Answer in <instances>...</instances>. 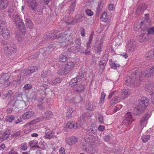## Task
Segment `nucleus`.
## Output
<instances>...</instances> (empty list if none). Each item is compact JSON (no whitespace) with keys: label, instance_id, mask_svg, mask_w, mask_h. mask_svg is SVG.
I'll list each match as a JSON object with an SVG mask.
<instances>
[{"label":"nucleus","instance_id":"40","mask_svg":"<svg viewBox=\"0 0 154 154\" xmlns=\"http://www.w3.org/2000/svg\"><path fill=\"white\" fill-rule=\"evenodd\" d=\"M26 26L29 29H32L33 28V24L29 18L26 19Z\"/></svg>","mask_w":154,"mask_h":154},{"label":"nucleus","instance_id":"45","mask_svg":"<svg viewBox=\"0 0 154 154\" xmlns=\"http://www.w3.org/2000/svg\"><path fill=\"white\" fill-rule=\"evenodd\" d=\"M5 121L7 122L10 123L12 122L14 120V116L12 115H9L7 116L5 118Z\"/></svg>","mask_w":154,"mask_h":154},{"label":"nucleus","instance_id":"15","mask_svg":"<svg viewBox=\"0 0 154 154\" xmlns=\"http://www.w3.org/2000/svg\"><path fill=\"white\" fill-rule=\"evenodd\" d=\"M45 134V138L50 139L54 137H57V135L58 134V132L54 133L52 131L48 130L46 131Z\"/></svg>","mask_w":154,"mask_h":154},{"label":"nucleus","instance_id":"28","mask_svg":"<svg viewBox=\"0 0 154 154\" xmlns=\"http://www.w3.org/2000/svg\"><path fill=\"white\" fill-rule=\"evenodd\" d=\"M66 128L71 129L74 128L75 129H76L78 128L77 124V123H75L73 122L70 121L68 122L66 126Z\"/></svg>","mask_w":154,"mask_h":154},{"label":"nucleus","instance_id":"53","mask_svg":"<svg viewBox=\"0 0 154 154\" xmlns=\"http://www.w3.org/2000/svg\"><path fill=\"white\" fill-rule=\"evenodd\" d=\"M106 96V94L103 92H102L101 93L100 99V104H103L104 102V99Z\"/></svg>","mask_w":154,"mask_h":154},{"label":"nucleus","instance_id":"21","mask_svg":"<svg viewBox=\"0 0 154 154\" xmlns=\"http://www.w3.org/2000/svg\"><path fill=\"white\" fill-rule=\"evenodd\" d=\"M80 81V79L79 76H76L72 79L69 83V85L71 87H73L78 84Z\"/></svg>","mask_w":154,"mask_h":154},{"label":"nucleus","instance_id":"63","mask_svg":"<svg viewBox=\"0 0 154 154\" xmlns=\"http://www.w3.org/2000/svg\"><path fill=\"white\" fill-rule=\"evenodd\" d=\"M39 121L38 119H35L31 121L30 122V124L31 125H33L35 124L36 123H37L39 122Z\"/></svg>","mask_w":154,"mask_h":154},{"label":"nucleus","instance_id":"52","mask_svg":"<svg viewBox=\"0 0 154 154\" xmlns=\"http://www.w3.org/2000/svg\"><path fill=\"white\" fill-rule=\"evenodd\" d=\"M103 6V4L101 2L98 4V7L97 9V13H99L101 11Z\"/></svg>","mask_w":154,"mask_h":154},{"label":"nucleus","instance_id":"60","mask_svg":"<svg viewBox=\"0 0 154 154\" xmlns=\"http://www.w3.org/2000/svg\"><path fill=\"white\" fill-rule=\"evenodd\" d=\"M85 72L84 71H81L80 72H79V75L77 76H79V78L80 79V80L84 76V75Z\"/></svg>","mask_w":154,"mask_h":154},{"label":"nucleus","instance_id":"27","mask_svg":"<svg viewBox=\"0 0 154 154\" xmlns=\"http://www.w3.org/2000/svg\"><path fill=\"white\" fill-rule=\"evenodd\" d=\"M146 59L148 60L154 59V50H151L146 54Z\"/></svg>","mask_w":154,"mask_h":154},{"label":"nucleus","instance_id":"12","mask_svg":"<svg viewBox=\"0 0 154 154\" xmlns=\"http://www.w3.org/2000/svg\"><path fill=\"white\" fill-rule=\"evenodd\" d=\"M136 42L134 40H129L127 45V48L131 52H133L134 51V49L136 47Z\"/></svg>","mask_w":154,"mask_h":154},{"label":"nucleus","instance_id":"18","mask_svg":"<svg viewBox=\"0 0 154 154\" xmlns=\"http://www.w3.org/2000/svg\"><path fill=\"white\" fill-rule=\"evenodd\" d=\"M17 8L15 6L10 7L8 10V14L10 17L17 14Z\"/></svg>","mask_w":154,"mask_h":154},{"label":"nucleus","instance_id":"4","mask_svg":"<svg viewBox=\"0 0 154 154\" xmlns=\"http://www.w3.org/2000/svg\"><path fill=\"white\" fill-rule=\"evenodd\" d=\"M16 46L14 43H8L4 48L5 53L8 55H12L17 51Z\"/></svg>","mask_w":154,"mask_h":154},{"label":"nucleus","instance_id":"48","mask_svg":"<svg viewBox=\"0 0 154 154\" xmlns=\"http://www.w3.org/2000/svg\"><path fill=\"white\" fill-rule=\"evenodd\" d=\"M62 81V79L60 78H57L51 81V84L53 85H55L57 83H60Z\"/></svg>","mask_w":154,"mask_h":154},{"label":"nucleus","instance_id":"19","mask_svg":"<svg viewBox=\"0 0 154 154\" xmlns=\"http://www.w3.org/2000/svg\"><path fill=\"white\" fill-rule=\"evenodd\" d=\"M83 149L85 151L89 153L95 154L97 152V150L91 146H88L85 148H83Z\"/></svg>","mask_w":154,"mask_h":154},{"label":"nucleus","instance_id":"54","mask_svg":"<svg viewBox=\"0 0 154 154\" xmlns=\"http://www.w3.org/2000/svg\"><path fill=\"white\" fill-rule=\"evenodd\" d=\"M107 14L106 12H104L102 14L100 18L102 19V21H105L106 20V16Z\"/></svg>","mask_w":154,"mask_h":154},{"label":"nucleus","instance_id":"43","mask_svg":"<svg viewBox=\"0 0 154 154\" xmlns=\"http://www.w3.org/2000/svg\"><path fill=\"white\" fill-rule=\"evenodd\" d=\"M59 57L60 60L62 62H65L67 60V57L66 55L61 54L60 55Z\"/></svg>","mask_w":154,"mask_h":154},{"label":"nucleus","instance_id":"35","mask_svg":"<svg viewBox=\"0 0 154 154\" xmlns=\"http://www.w3.org/2000/svg\"><path fill=\"white\" fill-rule=\"evenodd\" d=\"M115 61L111 62L110 60L109 65L110 67L112 69H117L118 67H119L120 66L119 64L117 63Z\"/></svg>","mask_w":154,"mask_h":154},{"label":"nucleus","instance_id":"20","mask_svg":"<svg viewBox=\"0 0 154 154\" xmlns=\"http://www.w3.org/2000/svg\"><path fill=\"white\" fill-rule=\"evenodd\" d=\"M9 3L8 0H0V9L3 10L6 9L8 7Z\"/></svg>","mask_w":154,"mask_h":154},{"label":"nucleus","instance_id":"44","mask_svg":"<svg viewBox=\"0 0 154 154\" xmlns=\"http://www.w3.org/2000/svg\"><path fill=\"white\" fill-rule=\"evenodd\" d=\"M96 118L98 121L101 123L103 122V116L100 114L97 113L96 116Z\"/></svg>","mask_w":154,"mask_h":154},{"label":"nucleus","instance_id":"47","mask_svg":"<svg viewBox=\"0 0 154 154\" xmlns=\"http://www.w3.org/2000/svg\"><path fill=\"white\" fill-rule=\"evenodd\" d=\"M32 87V85L30 84H26L23 88V90L24 91L31 89Z\"/></svg>","mask_w":154,"mask_h":154},{"label":"nucleus","instance_id":"64","mask_svg":"<svg viewBox=\"0 0 154 154\" xmlns=\"http://www.w3.org/2000/svg\"><path fill=\"white\" fill-rule=\"evenodd\" d=\"M45 104L44 102L43 101V98H40L39 99L38 101V104H39L40 105H44Z\"/></svg>","mask_w":154,"mask_h":154},{"label":"nucleus","instance_id":"30","mask_svg":"<svg viewBox=\"0 0 154 154\" xmlns=\"http://www.w3.org/2000/svg\"><path fill=\"white\" fill-rule=\"evenodd\" d=\"M130 92L128 89H124L121 92L122 97L123 99H124L128 96Z\"/></svg>","mask_w":154,"mask_h":154},{"label":"nucleus","instance_id":"38","mask_svg":"<svg viewBox=\"0 0 154 154\" xmlns=\"http://www.w3.org/2000/svg\"><path fill=\"white\" fill-rule=\"evenodd\" d=\"M28 98L31 100H36L37 99V95L34 91L32 92L29 95Z\"/></svg>","mask_w":154,"mask_h":154},{"label":"nucleus","instance_id":"3","mask_svg":"<svg viewBox=\"0 0 154 154\" xmlns=\"http://www.w3.org/2000/svg\"><path fill=\"white\" fill-rule=\"evenodd\" d=\"M13 19L14 24L22 33L24 34L26 32V29L24 23L20 17L17 14H15Z\"/></svg>","mask_w":154,"mask_h":154},{"label":"nucleus","instance_id":"13","mask_svg":"<svg viewBox=\"0 0 154 154\" xmlns=\"http://www.w3.org/2000/svg\"><path fill=\"white\" fill-rule=\"evenodd\" d=\"M149 116L148 114H146L145 116L143 117L141 119L140 125V128L142 130L144 127H145L147 124V121L149 118Z\"/></svg>","mask_w":154,"mask_h":154},{"label":"nucleus","instance_id":"46","mask_svg":"<svg viewBox=\"0 0 154 154\" xmlns=\"http://www.w3.org/2000/svg\"><path fill=\"white\" fill-rule=\"evenodd\" d=\"M106 63V61L104 60L100 61L99 64L100 69H104L105 68Z\"/></svg>","mask_w":154,"mask_h":154},{"label":"nucleus","instance_id":"42","mask_svg":"<svg viewBox=\"0 0 154 154\" xmlns=\"http://www.w3.org/2000/svg\"><path fill=\"white\" fill-rule=\"evenodd\" d=\"M120 100V98L118 95H117L112 98L111 102L112 103H117Z\"/></svg>","mask_w":154,"mask_h":154},{"label":"nucleus","instance_id":"11","mask_svg":"<svg viewBox=\"0 0 154 154\" xmlns=\"http://www.w3.org/2000/svg\"><path fill=\"white\" fill-rule=\"evenodd\" d=\"M78 138L75 136L69 137L66 140V143L70 145H72L76 143L78 140Z\"/></svg>","mask_w":154,"mask_h":154},{"label":"nucleus","instance_id":"32","mask_svg":"<svg viewBox=\"0 0 154 154\" xmlns=\"http://www.w3.org/2000/svg\"><path fill=\"white\" fill-rule=\"evenodd\" d=\"M29 75V73L27 70H22L18 75V77L21 78H25L27 76Z\"/></svg>","mask_w":154,"mask_h":154},{"label":"nucleus","instance_id":"1","mask_svg":"<svg viewBox=\"0 0 154 154\" xmlns=\"http://www.w3.org/2000/svg\"><path fill=\"white\" fill-rule=\"evenodd\" d=\"M154 75V65L150 69L147 68L146 70L140 72L137 70L133 72L131 76H127L125 79V84L128 85L130 83L135 85L140 82L143 78L151 77Z\"/></svg>","mask_w":154,"mask_h":154},{"label":"nucleus","instance_id":"50","mask_svg":"<svg viewBox=\"0 0 154 154\" xmlns=\"http://www.w3.org/2000/svg\"><path fill=\"white\" fill-rule=\"evenodd\" d=\"M74 42L75 44L74 45L78 46L80 48H81V40L80 38H75V40L74 41Z\"/></svg>","mask_w":154,"mask_h":154},{"label":"nucleus","instance_id":"26","mask_svg":"<svg viewBox=\"0 0 154 154\" xmlns=\"http://www.w3.org/2000/svg\"><path fill=\"white\" fill-rule=\"evenodd\" d=\"M10 133V131L7 130L5 131L0 137V139L3 140H5L7 139L9 137Z\"/></svg>","mask_w":154,"mask_h":154},{"label":"nucleus","instance_id":"55","mask_svg":"<svg viewBox=\"0 0 154 154\" xmlns=\"http://www.w3.org/2000/svg\"><path fill=\"white\" fill-rule=\"evenodd\" d=\"M66 69L64 68L63 69H60L58 71V74L61 75H63L64 74H66L68 73V72H66Z\"/></svg>","mask_w":154,"mask_h":154},{"label":"nucleus","instance_id":"51","mask_svg":"<svg viewBox=\"0 0 154 154\" xmlns=\"http://www.w3.org/2000/svg\"><path fill=\"white\" fill-rule=\"evenodd\" d=\"M150 137L149 135H143L141 139L143 143H146Z\"/></svg>","mask_w":154,"mask_h":154},{"label":"nucleus","instance_id":"22","mask_svg":"<svg viewBox=\"0 0 154 154\" xmlns=\"http://www.w3.org/2000/svg\"><path fill=\"white\" fill-rule=\"evenodd\" d=\"M153 87L154 84L153 81L152 80H149L145 88V90L146 91L149 92Z\"/></svg>","mask_w":154,"mask_h":154},{"label":"nucleus","instance_id":"56","mask_svg":"<svg viewBox=\"0 0 154 154\" xmlns=\"http://www.w3.org/2000/svg\"><path fill=\"white\" fill-rule=\"evenodd\" d=\"M85 12L86 14L88 16H92L93 14V12L90 9H86L85 10Z\"/></svg>","mask_w":154,"mask_h":154},{"label":"nucleus","instance_id":"25","mask_svg":"<svg viewBox=\"0 0 154 154\" xmlns=\"http://www.w3.org/2000/svg\"><path fill=\"white\" fill-rule=\"evenodd\" d=\"M85 88L84 85L82 84L77 85V86L74 88V90L77 92H80L83 91Z\"/></svg>","mask_w":154,"mask_h":154},{"label":"nucleus","instance_id":"8","mask_svg":"<svg viewBox=\"0 0 154 154\" xmlns=\"http://www.w3.org/2000/svg\"><path fill=\"white\" fill-rule=\"evenodd\" d=\"M140 28L143 31H146L148 34H154V27L148 28L145 23L142 21L140 23Z\"/></svg>","mask_w":154,"mask_h":154},{"label":"nucleus","instance_id":"41","mask_svg":"<svg viewBox=\"0 0 154 154\" xmlns=\"http://www.w3.org/2000/svg\"><path fill=\"white\" fill-rule=\"evenodd\" d=\"M81 48H79L78 46L74 45V46H72L70 47L69 49L71 52H72L75 53L77 51L78 49H80Z\"/></svg>","mask_w":154,"mask_h":154},{"label":"nucleus","instance_id":"17","mask_svg":"<svg viewBox=\"0 0 154 154\" xmlns=\"http://www.w3.org/2000/svg\"><path fill=\"white\" fill-rule=\"evenodd\" d=\"M144 109L138 105L134 109L133 111V113L135 115H139L143 112Z\"/></svg>","mask_w":154,"mask_h":154},{"label":"nucleus","instance_id":"36","mask_svg":"<svg viewBox=\"0 0 154 154\" xmlns=\"http://www.w3.org/2000/svg\"><path fill=\"white\" fill-rule=\"evenodd\" d=\"M38 70V68L36 66H33V67H30L29 69H27L29 75L30 76V75L34 72H36Z\"/></svg>","mask_w":154,"mask_h":154},{"label":"nucleus","instance_id":"29","mask_svg":"<svg viewBox=\"0 0 154 154\" xmlns=\"http://www.w3.org/2000/svg\"><path fill=\"white\" fill-rule=\"evenodd\" d=\"M38 142L36 140H33L31 141L29 144L31 148H40V147L38 145Z\"/></svg>","mask_w":154,"mask_h":154},{"label":"nucleus","instance_id":"59","mask_svg":"<svg viewBox=\"0 0 154 154\" xmlns=\"http://www.w3.org/2000/svg\"><path fill=\"white\" fill-rule=\"evenodd\" d=\"M13 92L11 90H9L7 94L5 96L6 97H11L12 96Z\"/></svg>","mask_w":154,"mask_h":154},{"label":"nucleus","instance_id":"33","mask_svg":"<svg viewBox=\"0 0 154 154\" xmlns=\"http://www.w3.org/2000/svg\"><path fill=\"white\" fill-rule=\"evenodd\" d=\"M75 1L72 2L71 4L69 7V9L68 10V13L69 15L72 14L74 11L75 8Z\"/></svg>","mask_w":154,"mask_h":154},{"label":"nucleus","instance_id":"39","mask_svg":"<svg viewBox=\"0 0 154 154\" xmlns=\"http://www.w3.org/2000/svg\"><path fill=\"white\" fill-rule=\"evenodd\" d=\"M137 39L140 42H143L145 41L146 39V36L144 35L143 34H142L139 36L137 37Z\"/></svg>","mask_w":154,"mask_h":154},{"label":"nucleus","instance_id":"34","mask_svg":"<svg viewBox=\"0 0 154 154\" xmlns=\"http://www.w3.org/2000/svg\"><path fill=\"white\" fill-rule=\"evenodd\" d=\"M95 51L99 53L102 51L101 43L100 42H97L96 46L94 47Z\"/></svg>","mask_w":154,"mask_h":154},{"label":"nucleus","instance_id":"62","mask_svg":"<svg viewBox=\"0 0 154 154\" xmlns=\"http://www.w3.org/2000/svg\"><path fill=\"white\" fill-rule=\"evenodd\" d=\"M108 9L110 11H113L114 9V5L112 4H110L109 5L108 7Z\"/></svg>","mask_w":154,"mask_h":154},{"label":"nucleus","instance_id":"49","mask_svg":"<svg viewBox=\"0 0 154 154\" xmlns=\"http://www.w3.org/2000/svg\"><path fill=\"white\" fill-rule=\"evenodd\" d=\"M87 131L89 133H94L96 132L95 128L91 126L88 128Z\"/></svg>","mask_w":154,"mask_h":154},{"label":"nucleus","instance_id":"57","mask_svg":"<svg viewBox=\"0 0 154 154\" xmlns=\"http://www.w3.org/2000/svg\"><path fill=\"white\" fill-rule=\"evenodd\" d=\"M27 145L25 143H22L20 145V148L23 150H26L27 149Z\"/></svg>","mask_w":154,"mask_h":154},{"label":"nucleus","instance_id":"37","mask_svg":"<svg viewBox=\"0 0 154 154\" xmlns=\"http://www.w3.org/2000/svg\"><path fill=\"white\" fill-rule=\"evenodd\" d=\"M16 124H17L22 121V118L18 115L14 116V120Z\"/></svg>","mask_w":154,"mask_h":154},{"label":"nucleus","instance_id":"61","mask_svg":"<svg viewBox=\"0 0 154 154\" xmlns=\"http://www.w3.org/2000/svg\"><path fill=\"white\" fill-rule=\"evenodd\" d=\"M20 134V131H17L14 133L12 136L13 137H14L15 138L17 137L18 136H19Z\"/></svg>","mask_w":154,"mask_h":154},{"label":"nucleus","instance_id":"2","mask_svg":"<svg viewBox=\"0 0 154 154\" xmlns=\"http://www.w3.org/2000/svg\"><path fill=\"white\" fill-rule=\"evenodd\" d=\"M59 34H54V35L53 37L54 38H58L59 41V43H64V42L66 44V45H68L70 44L71 43L73 44V42H72V37L69 36L68 38L69 39H67V38H65L66 36V34L64 32V33H60V32H58Z\"/></svg>","mask_w":154,"mask_h":154},{"label":"nucleus","instance_id":"23","mask_svg":"<svg viewBox=\"0 0 154 154\" xmlns=\"http://www.w3.org/2000/svg\"><path fill=\"white\" fill-rule=\"evenodd\" d=\"M2 29V35L5 39L8 38H10V33L7 28L3 27Z\"/></svg>","mask_w":154,"mask_h":154},{"label":"nucleus","instance_id":"7","mask_svg":"<svg viewBox=\"0 0 154 154\" xmlns=\"http://www.w3.org/2000/svg\"><path fill=\"white\" fill-rule=\"evenodd\" d=\"M134 121L131 113L130 112H128L125 115L122 123L125 125L128 126L131 125Z\"/></svg>","mask_w":154,"mask_h":154},{"label":"nucleus","instance_id":"16","mask_svg":"<svg viewBox=\"0 0 154 154\" xmlns=\"http://www.w3.org/2000/svg\"><path fill=\"white\" fill-rule=\"evenodd\" d=\"M34 114V112L32 111H28L23 113L22 115V118L24 119H28L32 117Z\"/></svg>","mask_w":154,"mask_h":154},{"label":"nucleus","instance_id":"58","mask_svg":"<svg viewBox=\"0 0 154 154\" xmlns=\"http://www.w3.org/2000/svg\"><path fill=\"white\" fill-rule=\"evenodd\" d=\"M87 108L90 111H92L94 110L93 106L91 103H88L86 106Z\"/></svg>","mask_w":154,"mask_h":154},{"label":"nucleus","instance_id":"31","mask_svg":"<svg viewBox=\"0 0 154 154\" xmlns=\"http://www.w3.org/2000/svg\"><path fill=\"white\" fill-rule=\"evenodd\" d=\"M52 116V112L49 111L47 110L43 115V118L46 120L49 119Z\"/></svg>","mask_w":154,"mask_h":154},{"label":"nucleus","instance_id":"9","mask_svg":"<svg viewBox=\"0 0 154 154\" xmlns=\"http://www.w3.org/2000/svg\"><path fill=\"white\" fill-rule=\"evenodd\" d=\"M149 102V100L146 97H141V98L138 100V104L139 106L145 109L146 106L148 105Z\"/></svg>","mask_w":154,"mask_h":154},{"label":"nucleus","instance_id":"5","mask_svg":"<svg viewBox=\"0 0 154 154\" xmlns=\"http://www.w3.org/2000/svg\"><path fill=\"white\" fill-rule=\"evenodd\" d=\"M29 7L33 11H41L42 8V6L38 5V3L36 2V0H26Z\"/></svg>","mask_w":154,"mask_h":154},{"label":"nucleus","instance_id":"14","mask_svg":"<svg viewBox=\"0 0 154 154\" xmlns=\"http://www.w3.org/2000/svg\"><path fill=\"white\" fill-rule=\"evenodd\" d=\"M146 5L145 3H142L138 6L136 11V14L139 15L141 14L143 11L146 9Z\"/></svg>","mask_w":154,"mask_h":154},{"label":"nucleus","instance_id":"24","mask_svg":"<svg viewBox=\"0 0 154 154\" xmlns=\"http://www.w3.org/2000/svg\"><path fill=\"white\" fill-rule=\"evenodd\" d=\"M74 64L73 62H68L65 65L64 68L66 70V72H68L71 70L74 66Z\"/></svg>","mask_w":154,"mask_h":154},{"label":"nucleus","instance_id":"6","mask_svg":"<svg viewBox=\"0 0 154 154\" xmlns=\"http://www.w3.org/2000/svg\"><path fill=\"white\" fill-rule=\"evenodd\" d=\"M10 77L7 73H4L0 75V84H4L6 87L10 85L11 82L9 80Z\"/></svg>","mask_w":154,"mask_h":154},{"label":"nucleus","instance_id":"10","mask_svg":"<svg viewBox=\"0 0 154 154\" xmlns=\"http://www.w3.org/2000/svg\"><path fill=\"white\" fill-rule=\"evenodd\" d=\"M75 19H72V20L67 22V23L70 24L81 22L84 20L85 15L83 14H79L78 16L76 17Z\"/></svg>","mask_w":154,"mask_h":154}]
</instances>
